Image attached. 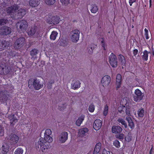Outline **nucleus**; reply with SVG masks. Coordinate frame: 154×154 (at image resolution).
Instances as JSON below:
<instances>
[{"instance_id": "35", "label": "nucleus", "mask_w": 154, "mask_h": 154, "mask_svg": "<svg viewBox=\"0 0 154 154\" xmlns=\"http://www.w3.org/2000/svg\"><path fill=\"white\" fill-rule=\"evenodd\" d=\"M57 32L55 31H52L50 35V38L51 40H55L57 35Z\"/></svg>"}, {"instance_id": "57", "label": "nucleus", "mask_w": 154, "mask_h": 154, "mask_svg": "<svg viewBox=\"0 0 154 154\" xmlns=\"http://www.w3.org/2000/svg\"><path fill=\"white\" fill-rule=\"evenodd\" d=\"M103 154H110V152L109 151H107L105 149H103Z\"/></svg>"}, {"instance_id": "3", "label": "nucleus", "mask_w": 154, "mask_h": 154, "mask_svg": "<svg viewBox=\"0 0 154 154\" xmlns=\"http://www.w3.org/2000/svg\"><path fill=\"white\" fill-rule=\"evenodd\" d=\"M16 25L18 30L23 32L26 31L28 26L27 21L24 20L19 21L17 23Z\"/></svg>"}, {"instance_id": "33", "label": "nucleus", "mask_w": 154, "mask_h": 154, "mask_svg": "<svg viewBox=\"0 0 154 154\" xmlns=\"http://www.w3.org/2000/svg\"><path fill=\"white\" fill-rule=\"evenodd\" d=\"M119 59L122 65L125 64L126 63V60L125 57L122 54H119Z\"/></svg>"}, {"instance_id": "22", "label": "nucleus", "mask_w": 154, "mask_h": 154, "mask_svg": "<svg viewBox=\"0 0 154 154\" xmlns=\"http://www.w3.org/2000/svg\"><path fill=\"white\" fill-rule=\"evenodd\" d=\"M29 5L32 7H36L40 3V0H30L29 1Z\"/></svg>"}, {"instance_id": "29", "label": "nucleus", "mask_w": 154, "mask_h": 154, "mask_svg": "<svg viewBox=\"0 0 154 154\" xmlns=\"http://www.w3.org/2000/svg\"><path fill=\"white\" fill-rule=\"evenodd\" d=\"M85 116L83 115H82L79 117L76 121L75 124L78 126H80L81 124L84 120Z\"/></svg>"}, {"instance_id": "6", "label": "nucleus", "mask_w": 154, "mask_h": 154, "mask_svg": "<svg viewBox=\"0 0 154 154\" xmlns=\"http://www.w3.org/2000/svg\"><path fill=\"white\" fill-rule=\"evenodd\" d=\"M18 7L17 5H14L9 7L6 9V12L7 13L11 15V17H14V15H16V14L15 13L16 11L18 9Z\"/></svg>"}, {"instance_id": "14", "label": "nucleus", "mask_w": 154, "mask_h": 154, "mask_svg": "<svg viewBox=\"0 0 154 154\" xmlns=\"http://www.w3.org/2000/svg\"><path fill=\"white\" fill-rule=\"evenodd\" d=\"M130 109L129 107L123 106L122 107L119 108L118 111L120 113L123 114L125 113V110L126 114L129 116L130 115Z\"/></svg>"}, {"instance_id": "11", "label": "nucleus", "mask_w": 154, "mask_h": 154, "mask_svg": "<svg viewBox=\"0 0 154 154\" xmlns=\"http://www.w3.org/2000/svg\"><path fill=\"white\" fill-rule=\"evenodd\" d=\"M11 32V29L7 26H3L0 28V35H7Z\"/></svg>"}, {"instance_id": "27", "label": "nucleus", "mask_w": 154, "mask_h": 154, "mask_svg": "<svg viewBox=\"0 0 154 154\" xmlns=\"http://www.w3.org/2000/svg\"><path fill=\"white\" fill-rule=\"evenodd\" d=\"M8 46V43L5 41H0V49L4 50Z\"/></svg>"}, {"instance_id": "13", "label": "nucleus", "mask_w": 154, "mask_h": 154, "mask_svg": "<svg viewBox=\"0 0 154 154\" xmlns=\"http://www.w3.org/2000/svg\"><path fill=\"white\" fill-rule=\"evenodd\" d=\"M68 134L67 132L64 131L61 133L59 137V141L61 143H64L68 139Z\"/></svg>"}, {"instance_id": "21", "label": "nucleus", "mask_w": 154, "mask_h": 154, "mask_svg": "<svg viewBox=\"0 0 154 154\" xmlns=\"http://www.w3.org/2000/svg\"><path fill=\"white\" fill-rule=\"evenodd\" d=\"M37 29V27L36 26L31 27L28 32V35L30 36H33L36 32Z\"/></svg>"}, {"instance_id": "45", "label": "nucleus", "mask_w": 154, "mask_h": 154, "mask_svg": "<svg viewBox=\"0 0 154 154\" xmlns=\"http://www.w3.org/2000/svg\"><path fill=\"white\" fill-rule=\"evenodd\" d=\"M95 110V106L93 104H91L89 106L88 110L90 112H92Z\"/></svg>"}, {"instance_id": "32", "label": "nucleus", "mask_w": 154, "mask_h": 154, "mask_svg": "<svg viewBox=\"0 0 154 154\" xmlns=\"http://www.w3.org/2000/svg\"><path fill=\"white\" fill-rule=\"evenodd\" d=\"M98 8L95 4H93L91 5L90 10L92 13H96L98 11Z\"/></svg>"}, {"instance_id": "40", "label": "nucleus", "mask_w": 154, "mask_h": 154, "mask_svg": "<svg viewBox=\"0 0 154 154\" xmlns=\"http://www.w3.org/2000/svg\"><path fill=\"white\" fill-rule=\"evenodd\" d=\"M108 106L106 104L103 108V115L106 117L107 115L108 112Z\"/></svg>"}, {"instance_id": "18", "label": "nucleus", "mask_w": 154, "mask_h": 154, "mask_svg": "<svg viewBox=\"0 0 154 154\" xmlns=\"http://www.w3.org/2000/svg\"><path fill=\"white\" fill-rule=\"evenodd\" d=\"M33 86L35 90H39L42 88L43 85L40 84V81L37 79H34V84Z\"/></svg>"}, {"instance_id": "54", "label": "nucleus", "mask_w": 154, "mask_h": 154, "mask_svg": "<svg viewBox=\"0 0 154 154\" xmlns=\"http://www.w3.org/2000/svg\"><path fill=\"white\" fill-rule=\"evenodd\" d=\"M66 108V106L65 104H63L62 106H59L58 109L60 111H63Z\"/></svg>"}, {"instance_id": "53", "label": "nucleus", "mask_w": 154, "mask_h": 154, "mask_svg": "<svg viewBox=\"0 0 154 154\" xmlns=\"http://www.w3.org/2000/svg\"><path fill=\"white\" fill-rule=\"evenodd\" d=\"M4 128L0 125V136H2L4 135Z\"/></svg>"}, {"instance_id": "9", "label": "nucleus", "mask_w": 154, "mask_h": 154, "mask_svg": "<svg viewBox=\"0 0 154 154\" xmlns=\"http://www.w3.org/2000/svg\"><path fill=\"white\" fill-rule=\"evenodd\" d=\"M72 34L70 36L72 42L76 43L78 41L79 37L80 32L77 29H75L72 31Z\"/></svg>"}, {"instance_id": "62", "label": "nucleus", "mask_w": 154, "mask_h": 154, "mask_svg": "<svg viewBox=\"0 0 154 154\" xmlns=\"http://www.w3.org/2000/svg\"><path fill=\"white\" fill-rule=\"evenodd\" d=\"M109 2H110V3L111 4L112 3V1H111Z\"/></svg>"}, {"instance_id": "60", "label": "nucleus", "mask_w": 154, "mask_h": 154, "mask_svg": "<svg viewBox=\"0 0 154 154\" xmlns=\"http://www.w3.org/2000/svg\"><path fill=\"white\" fill-rule=\"evenodd\" d=\"M49 83L50 84H52L54 83V80H51L49 82Z\"/></svg>"}, {"instance_id": "1", "label": "nucleus", "mask_w": 154, "mask_h": 154, "mask_svg": "<svg viewBox=\"0 0 154 154\" xmlns=\"http://www.w3.org/2000/svg\"><path fill=\"white\" fill-rule=\"evenodd\" d=\"M45 140L43 138H40L38 142L36 144V148L39 149L40 151L44 152L45 149L50 148V143L53 141L52 138L50 135H44Z\"/></svg>"}, {"instance_id": "7", "label": "nucleus", "mask_w": 154, "mask_h": 154, "mask_svg": "<svg viewBox=\"0 0 154 154\" xmlns=\"http://www.w3.org/2000/svg\"><path fill=\"white\" fill-rule=\"evenodd\" d=\"M143 95L142 94L140 90L138 89L135 90L134 94L133 95L134 100V101L136 102L140 101L143 99Z\"/></svg>"}, {"instance_id": "15", "label": "nucleus", "mask_w": 154, "mask_h": 154, "mask_svg": "<svg viewBox=\"0 0 154 154\" xmlns=\"http://www.w3.org/2000/svg\"><path fill=\"white\" fill-rule=\"evenodd\" d=\"M102 125V122L99 119H97L94 121L93 124V127L96 131L99 130Z\"/></svg>"}, {"instance_id": "41", "label": "nucleus", "mask_w": 154, "mask_h": 154, "mask_svg": "<svg viewBox=\"0 0 154 154\" xmlns=\"http://www.w3.org/2000/svg\"><path fill=\"white\" fill-rule=\"evenodd\" d=\"M8 20L4 18L0 19V26L4 25L7 23Z\"/></svg>"}, {"instance_id": "25", "label": "nucleus", "mask_w": 154, "mask_h": 154, "mask_svg": "<svg viewBox=\"0 0 154 154\" xmlns=\"http://www.w3.org/2000/svg\"><path fill=\"white\" fill-rule=\"evenodd\" d=\"M101 144L100 143H97L96 145L93 152V154H97L100 150Z\"/></svg>"}, {"instance_id": "46", "label": "nucleus", "mask_w": 154, "mask_h": 154, "mask_svg": "<svg viewBox=\"0 0 154 154\" xmlns=\"http://www.w3.org/2000/svg\"><path fill=\"white\" fill-rule=\"evenodd\" d=\"M46 4L49 5L54 4L56 2V0H45Z\"/></svg>"}, {"instance_id": "61", "label": "nucleus", "mask_w": 154, "mask_h": 154, "mask_svg": "<svg viewBox=\"0 0 154 154\" xmlns=\"http://www.w3.org/2000/svg\"><path fill=\"white\" fill-rule=\"evenodd\" d=\"M149 154H152V147L151 148L149 151Z\"/></svg>"}, {"instance_id": "39", "label": "nucleus", "mask_w": 154, "mask_h": 154, "mask_svg": "<svg viewBox=\"0 0 154 154\" xmlns=\"http://www.w3.org/2000/svg\"><path fill=\"white\" fill-rule=\"evenodd\" d=\"M38 51L35 48L32 49L30 52V54L32 57L36 56L38 53Z\"/></svg>"}, {"instance_id": "50", "label": "nucleus", "mask_w": 154, "mask_h": 154, "mask_svg": "<svg viewBox=\"0 0 154 154\" xmlns=\"http://www.w3.org/2000/svg\"><path fill=\"white\" fill-rule=\"evenodd\" d=\"M102 40L101 41V43L102 44V47L103 48V49L104 50H106V48L107 46L106 45L105 43V42L104 41V38H102Z\"/></svg>"}, {"instance_id": "2", "label": "nucleus", "mask_w": 154, "mask_h": 154, "mask_svg": "<svg viewBox=\"0 0 154 154\" xmlns=\"http://www.w3.org/2000/svg\"><path fill=\"white\" fill-rule=\"evenodd\" d=\"M45 140L43 138H40L38 142L36 144V148L39 149L40 151L44 152L45 149L50 148V143L53 141L52 138L50 135H44Z\"/></svg>"}, {"instance_id": "4", "label": "nucleus", "mask_w": 154, "mask_h": 154, "mask_svg": "<svg viewBox=\"0 0 154 154\" xmlns=\"http://www.w3.org/2000/svg\"><path fill=\"white\" fill-rule=\"evenodd\" d=\"M25 43V38L23 37H20L16 39L14 44L15 49L19 50L23 47Z\"/></svg>"}, {"instance_id": "34", "label": "nucleus", "mask_w": 154, "mask_h": 154, "mask_svg": "<svg viewBox=\"0 0 154 154\" xmlns=\"http://www.w3.org/2000/svg\"><path fill=\"white\" fill-rule=\"evenodd\" d=\"M5 91H0V99L2 100H5L6 99L7 96L5 94Z\"/></svg>"}, {"instance_id": "42", "label": "nucleus", "mask_w": 154, "mask_h": 154, "mask_svg": "<svg viewBox=\"0 0 154 154\" xmlns=\"http://www.w3.org/2000/svg\"><path fill=\"white\" fill-rule=\"evenodd\" d=\"M34 79H29L28 84V87L29 88H31L33 86L34 84Z\"/></svg>"}, {"instance_id": "28", "label": "nucleus", "mask_w": 154, "mask_h": 154, "mask_svg": "<svg viewBox=\"0 0 154 154\" xmlns=\"http://www.w3.org/2000/svg\"><path fill=\"white\" fill-rule=\"evenodd\" d=\"M26 14V11L23 9H20L18 10L17 13V16H20V18H22Z\"/></svg>"}, {"instance_id": "20", "label": "nucleus", "mask_w": 154, "mask_h": 154, "mask_svg": "<svg viewBox=\"0 0 154 154\" xmlns=\"http://www.w3.org/2000/svg\"><path fill=\"white\" fill-rule=\"evenodd\" d=\"M19 140V137L15 134H13L11 136V142L14 144H15L17 143Z\"/></svg>"}, {"instance_id": "23", "label": "nucleus", "mask_w": 154, "mask_h": 154, "mask_svg": "<svg viewBox=\"0 0 154 154\" xmlns=\"http://www.w3.org/2000/svg\"><path fill=\"white\" fill-rule=\"evenodd\" d=\"M126 120L128 123V126L131 129H133L134 127V122H133L131 118L129 116L126 117Z\"/></svg>"}, {"instance_id": "37", "label": "nucleus", "mask_w": 154, "mask_h": 154, "mask_svg": "<svg viewBox=\"0 0 154 154\" xmlns=\"http://www.w3.org/2000/svg\"><path fill=\"white\" fill-rule=\"evenodd\" d=\"M138 116L139 117H143L144 114V110L143 108L139 109L137 111Z\"/></svg>"}, {"instance_id": "36", "label": "nucleus", "mask_w": 154, "mask_h": 154, "mask_svg": "<svg viewBox=\"0 0 154 154\" xmlns=\"http://www.w3.org/2000/svg\"><path fill=\"white\" fill-rule=\"evenodd\" d=\"M96 46L94 44H92L88 47V52L89 54H91L93 53V51Z\"/></svg>"}, {"instance_id": "56", "label": "nucleus", "mask_w": 154, "mask_h": 154, "mask_svg": "<svg viewBox=\"0 0 154 154\" xmlns=\"http://www.w3.org/2000/svg\"><path fill=\"white\" fill-rule=\"evenodd\" d=\"M136 0H129V3L130 5L131 6L132 4L136 2Z\"/></svg>"}, {"instance_id": "16", "label": "nucleus", "mask_w": 154, "mask_h": 154, "mask_svg": "<svg viewBox=\"0 0 154 154\" xmlns=\"http://www.w3.org/2000/svg\"><path fill=\"white\" fill-rule=\"evenodd\" d=\"M122 131V129L119 125H113L112 128V132L116 134L121 133Z\"/></svg>"}, {"instance_id": "58", "label": "nucleus", "mask_w": 154, "mask_h": 154, "mask_svg": "<svg viewBox=\"0 0 154 154\" xmlns=\"http://www.w3.org/2000/svg\"><path fill=\"white\" fill-rule=\"evenodd\" d=\"M151 48L152 49V51L151 52V54H152L153 56L154 55V48H153V46L152 45Z\"/></svg>"}, {"instance_id": "48", "label": "nucleus", "mask_w": 154, "mask_h": 154, "mask_svg": "<svg viewBox=\"0 0 154 154\" xmlns=\"http://www.w3.org/2000/svg\"><path fill=\"white\" fill-rule=\"evenodd\" d=\"M144 35L145 36L146 39L149 38V35L148 31L146 28L144 29Z\"/></svg>"}, {"instance_id": "12", "label": "nucleus", "mask_w": 154, "mask_h": 154, "mask_svg": "<svg viewBox=\"0 0 154 154\" xmlns=\"http://www.w3.org/2000/svg\"><path fill=\"white\" fill-rule=\"evenodd\" d=\"M111 82V78L108 75L104 76L101 79V83L103 87L108 86Z\"/></svg>"}, {"instance_id": "38", "label": "nucleus", "mask_w": 154, "mask_h": 154, "mask_svg": "<svg viewBox=\"0 0 154 154\" xmlns=\"http://www.w3.org/2000/svg\"><path fill=\"white\" fill-rule=\"evenodd\" d=\"M117 121L119 123H121L122 125H124L125 128H127L128 126L127 123L122 118H119L118 119Z\"/></svg>"}, {"instance_id": "10", "label": "nucleus", "mask_w": 154, "mask_h": 154, "mask_svg": "<svg viewBox=\"0 0 154 154\" xmlns=\"http://www.w3.org/2000/svg\"><path fill=\"white\" fill-rule=\"evenodd\" d=\"M11 67L9 66L0 65V74L2 75H5L8 74L10 71Z\"/></svg>"}, {"instance_id": "24", "label": "nucleus", "mask_w": 154, "mask_h": 154, "mask_svg": "<svg viewBox=\"0 0 154 154\" xmlns=\"http://www.w3.org/2000/svg\"><path fill=\"white\" fill-rule=\"evenodd\" d=\"M81 83L78 80H73V83L72 84V88L74 90H75L79 88L80 87Z\"/></svg>"}, {"instance_id": "19", "label": "nucleus", "mask_w": 154, "mask_h": 154, "mask_svg": "<svg viewBox=\"0 0 154 154\" xmlns=\"http://www.w3.org/2000/svg\"><path fill=\"white\" fill-rule=\"evenodd\" d=\"M122 83V76L120 74H118L117 75L116 78V85H117V89L121 87Z\"/></svg>"}, {"instance_id": "30", "label": "nucleus", "mask_w": 154, "mask_h": 154, "mask_svg": "<svg viewBox=\"0 0 154 154\" xmlns=\"http://www.w3.org/2000/svg\"><path fill=\"white\" fill-rule=\"evenodd\" d=\"M2 152L3 154H6L8 151L9 146L7 144H5L2 146Z\"/></svg>"}, {"instance_id": "64", "label": "nucleus", "mask_w": 154, "mask_h": 154, "mask_svg": "<svg viewBox=\"0 0 154 154\" xmlns=\"http://www.w3.org/2000/svg\"><path fill=\"white\" fill-rule=\"evenodd\" d=\"M111 0L112 1V0Z\"/></svg>"}, {"instance_id": "8", "label": "nucleus", "mask_w": 154, "mask_h": 154, "mask_svg": "<svg viewBox=\"0 0 154 154\" xmlns=\"http://www.w3.org/2000/svg\"><path fill=\"white\" fill-rule=\"evenodd\" d=\"M109 60L112 67H115L117 66L118 64L117 59L116 56L112 53L109 56Z\"/></svg>"}, {"instance_id": "52", "label": "nucleus", "mask_w": 154, "mask_h": 154, "mask_svg": "<svg viewBox=\"0 0 154 154\" xmlns=\"http://www.w3.org/2000/svg\"><path fill=\"white\" fill-rule=\"evenodd\" d=\"M131 140V137L129 135H127L125 137V140L128 142H130Z\"/></svg>"}, {"instance_id": "63", "label": "nucleus", "mask_w": 154, "mask_h": 154, "mask_svg": "<svg viewBox=\"0 0 154 154\" xmlns=\"http://www.w3.org/2000/svg\"><path fill=\"white\" fill-rule=\"evenodd\" d=\"M17 113V112H16L15 114H16Z\"/></svg>"}, {"instance_id": "17", "label": "nucleus", "mask_w": 154, "mask_h": 154, "mask_svg": "<svg viewBox=\"0 0 154 154\" xmlns=\"http://www.w3.org/2000/svg\"><path fill=\"white\" fill-rule=\"evenodd\" d=\"M8 118L10 121V125L12 126H14L15 124L17 122L18 119L14 114H11L8 116Z\"/></svg>"}, {"instance_id": "43", "label": "nucleus", "mask_w": 154, "mask_h": 154, "mask_svg": "<svg viewBox=\"0 0 154 154\" xmlns=\"http://www.w3.org/2000/svg\"><path fill=\"white\" fill-rule=\"evenodd\" d=\"M23 150L22 148H18L16 150L14 153L15 154H23Z\"/></svg>"}, {"instance_id": "26", "label": "nucleus", "mask_w": 154, "mask_h": 154, "mask_svg": "<svg viewBox=\"0 0 154 154\" xmlns=\"http://www.w3.org/2000/svg\"><path fill=\"white\" fill-rule=\"evenodd\" d=\"M88 129L87 128H85L79 130V134L80 137H83L85 135V133H87Z\"/></svg>"}, {"instance_id": "51", "label": "nucleus", "mask_w": 154, "mask_h": 154, "mask_svg": "<svg viewBox=\"0 0 154 154\" xmlns=\"http://www.w3.org/2000/svg\"><path fill=\"white\" fill-rule=\"evenodd\" d=\"M52 133V132L50 129H47L45 132L44 135H51Z\"/></svg>"}, {"instance_id": "5", "label": "nucleus", "mask_w": 154, "mask_h": 154, "mask_svg": "<svg viewBox=\"0 0 154 154\" xmlns=\"http://www.w3.org/2000/svg\"><path fill=\"white\" fill-rule=\"evenodd\" d=\"M60 20L58 16L50 15L47 19V21L49 24L55 25L59 23Z\"/></svg>"}, {"instance_id": "49", "label": "nucleus", "mask_w": 154, "mask_h": 154, "mask_svg": "<svg viewBox=\"0 0 154 154\" xmlns=\"http://www.w3.org/2000/svg\"><path fill=\"white\" fill-rule=\"evenodd\" d=\"M60 1L63 5H67L70 3V0H60Z\"/></svg>"}, {"instance_id": "55", "label": "nucleus", "mask_w": 154, "mask_h": 154, "mask_svg": "<svg viewBox=\"0 0 154 154\" xmlns=\"http://www.w3.org/2000/svg\"><path fill=\"white\" fill-rule=\"evenodd\" d=\"M133 52L134 56L135 57L137 54L138 52V51L137 49H135L133 50Z\"/></svg>"}, {"instance_id": "59", "label": "nucleus", "mask_w": 154, "mask_h": 154, "mask_svg": "<svg viewBox=\"0 0 154 154\" xmlns=\"http://www.w3.org/2000/svg\"><path fill=\"white\" fill-rule=\"evenodd\" d=\"M149 8H150L152 6V0H149Z\"/></svg>"}, {"instance_id": "47", "label": "nucleus", "mask_w": 154, "mask_h": 154, "mask_svg": "<svg viewBox=\"0 0 154 154\" xmlns=\"http://www.w3.org/2000/svg\"><path fill=\"white\" fill-rule=\"evenodd\" d=\"M118 135H116V137L117 138L121 140H123L124 139V134H123L121 133L118 134Z\"/></svg>"}, {"instance_id": "44", "label": "nucleus", "mask_w": 154, "mask_h": 154, "mask_svg": "<svg viewBox=\"0 0 154 154\" xmlns=\"http://www.w3.org/2000/svg\"><path fill=\"white\" fill-rule=\"evenodd\" d=\"M113 144L116 148H119L120 147V143L117 140H116L114 141Z\"/></svg>"}, {"instance_id": "31", "label": "nucleus", "mask_w": 154, "mask_h": 154, "mask_svg": "<svg viewBox=\"0 0 154 154\" xmlns=\"http://www.w3.org/2000/svg\"><path fill=\"white\" fill-rule=\"evenodd\" d=\"M143 55L142 56L143 60L145 61H146L148 59V54L151 53L150 51L148 52L147 51L145 50L143 51Z\"/></svg>"}]
</instances>
